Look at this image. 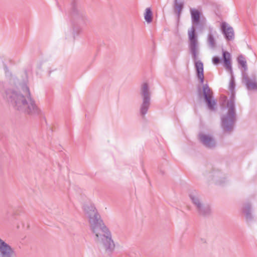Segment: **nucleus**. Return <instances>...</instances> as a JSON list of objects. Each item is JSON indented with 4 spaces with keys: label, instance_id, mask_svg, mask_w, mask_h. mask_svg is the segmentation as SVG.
<instances>
[{
    "label": "nucleus",
    "instance_id": "20",
    "mask_svg": "<svg viewBox=\"0 0 257 257\" xmlns=\"http://www.w3.org/2000/svg\"><path fill=\"white\" fill-rule=\"evenodd\" d=\"M224 100H226L227 99L226 96H224Z\"/></svg>",
    "mask_w": 257,
    "mask_h": 257
},
{
    "label": "nucleus",
    "instance_id": "18",
    "mask_svg": "<svg viewBox=\"0 0 257 257\" xmlns=\"http://www.w3.org/2000/svg\"><path fill=\"white\" fill-rule=\"evenodd\" d=\"M237 62L238 64L240 65L243 69L244 71H246L247 70L246 61L243 55H240L238 56L237 57Z\"/></svg>",
    "mask_w": 257,
    "mask_h": 257
},
{
    "label": "nucleus",
    "instance_id": "6",
    "mask_svg": "<svg viewBox=\"0 0 257 257\" xmlns=\"http://www.w3.org/2000/svg\"><path fill=\"white\" fill-rule=\"evenodd\" d=\"M189 197L199 215L207 216L210 214L211 212L210 206L208 204L203 203L197 193L192 192L189 194Z\"/></svg>",
    "mask_w": 257,
    "mask_h": 257
},
{
    "label": "nucleus",
    "instance_id": "14",
    "mask_svg": "<svg viewBox=\"0 0 257 257\" xmlns=\"http://www.w3.org/2000/svg\"><path fill=\"white\" fill-rule=\"evenodd\" d=\"M184 5V0H174V10L178 18L180 17Z\"/></svg>",
    "mask_w": 257,
    "mask_h": 257
},
{
    "label": "nucleus",
    "instance_id": "9",
    "mask_svg": "<svg viewBox=\"0 0 257 257\" xmlns=\"http://www.w3.org/2000/svg\"><path fill=\"white\" fill-rule=\"evenodd\" d=\"M199 139L202 144L206 148L212 149L215 147L216 143L214 138L210 136L200 134Z\"/></svg>",
    "mask_w": 257,
    "mask_h": 257
},
{
    "label": "nucleus",
    "instance_id": "16",
    "mask_svg": "<svg viewBox=\"0 0 257 257\" xmlns=\"http://www.w3.org/2000/svg\"><path fill=\"white\" fill-rule=\"evenodd\" d=\"M144 18L148 23H151L152 22L153 13L150 8H148L145 10L144 14Z\"/></svg>",
    "mask_w": 257,
    "mask_h": 257
},
{
    "label": "nucleus",
    "instance_id": "17",
    "mask_svg": "<svg viewBox=\"0 0 257 257\" xmlns=\"http://www.w3.org/2000/svg\"><path fill=\"white\" fill-rule=\"evenodd\" d=\"M243 212L245 214V217L247 219L250 220L252 218L251 213V206L249 204H245L243 208Z\"/></svg>",
    "mask_w": 257,
    "mask_h": 257
},
{
    "label": "nucleus",
    "instance_id": "3",
    "mask_svg": "<svg viewBox=\"0 0 257 257\" xmlns=\"http://www.w3.org/2000/svg\"><path fill=\"white\" fill-rule=\"evenodd\" d=\"M235 84L233 80H231L229 84V90L231 95L230 100L227 102L226 109L227 112L221 117V126L225 131L230 132L233 130L235 120Z\"/></svg>",
    "mask_w": 257,
    "mask_h": 257
},
{
    "label": "nucleus",
    "instance_id": "7",
    "mask_svg": "<svg viewBox=\"0 0 257 257\" xmlns=\"http://www.w3.org/2000/svg\"><path fill=\"white\" fill-rule=\"evenodd\" d=\"M15 249L0 238V257H16Z\"/></svg>",
    "mask_w": 257,
    "mask_h": 257
},
{
    "label": "nucleus",
    "instance_id": "19",
    "mask_svg": "<svg viewBox=\"0 0 257 257\" xmlns=\"http://www.w3.org/2000/svg\"><path fill=\"white\" fill-rule=\"evenodd\" d=\"M212 62L214 65H217L220 62V59L218 57H214L212 58Z\"/></svg>",
    "mask_w": 257,
    "mask_h": 257
},
{
    "label": "nucleus",
    "instance_id": "5",
    "mask_svg": "<svg viewBox=\"0 0 257 257\" xmlns=\"http://www.w3.org/2000/svg\"><path fill=\"white\" fill-rule=\"evenodd\" d=\"M140 94L142 98V103L140 107V113L142 115H145L151 105V92L147 83L142 84Z\"/></svg>",
    "mask_w": 257,
    "mask_h": 257
},
{
    "label": "nucleus",
    "instance_id": "4",
    "mask_svg": "<svg viewBox=\"0 0 257 257\" xmlns=\"http://www.w3.org/2000/svg\"><path fill=\"white\" fill-rule=\"evenodd\" d=\"M189 41V49L195 61V66L197 72V76L201 84L204 82L203 64L200 60H198L199 45L197 36L195 34V28L192 26L188 31Z\"/></svg>",
    "mask_w": 257,
    "mask_h": 257
},
{
    "label": "nucleus",
    "instance_id": "12",
    "mask_svg": "<svg viewBox=\"0 0 257 257\" xmlns=\"http://www.w3.org/2000/svg\"><path fill=\"white\" fill-rule=\"evenodd\" d=\"M190 13L192 24L193 25H198L199 24L200 18L202 15L201 11L195 8H190Z\"/></svg>",
    "mask_w": 257,
    "mask_h": 257
},
{
    "label": "nucleus",
    "instance_id": "10",
    "mask_svg": "<svg viewBox=\"0 0 257 257\" xmlns=\"http://www.w3.org/2000/svg\"><path fill=\"white\" fill-rule=\"evenodd\" d=\"M221 29L225 39L227 41H231L234 39V33L233 29L227 23L222 22Z\"/></svg>",
    "mask_w": 257,
    "mask_h": 257
},
{
    "label": "nucleus",
    "instance_id": "11",
    "mask_svg": "<svg viewBox=\"0 0 257 257\" xmlns=\"http://www.w3.org/2000/svg\"><path fill=\"white\" fill-rule=\"evenodd\" d=\"M242 81L248 90H251L257 89V82L255 78L250 79L245 74H243Z\"/></svg>",
    "mask_w": 257,
    "mask_h": 257
},
{
    "label": "nucleus",
    "instance_id": "1",
    "mask_svg": "<svg viewBox=\"0 0 257 257\" xmlns=\"http://www.w3.org/2000/svg\"><path fill=\"white\" fill-rule=\"evenodd\" d=\"M83 210L95 236V239L103 246L106 252L111 253L114 249V243L110 231L100 219L95 207L92 204L86 203L83 206Z\"/></svg>",
    "mask_w": 257,
    "mask_h": 257
},
{
    "label": "nucleus",
    "instance_id": "15",
    "mask_svg": "<svg viewBox=\"0 0 257 257\" xmlns=\"http://www.w3.org/2000/svg\"><path fill=\"white\" fill-rule=\"evenodd\" d=\"M207 43L211 48H214L216 46V42L213 36L212 28H209V32L207 36Z\"/></svg>",
    "mask_w": 257,
    "mask_h": 257
},
{
    "label": "nucleus",
    "instance_id": "13",
    "mask_svg": "<svg viewBox=\"0 0 257 257\" xmlns=\"http://www.w3.org/2000/svg\"><path fill=\"white\" fill-rule=\"evenodd\" d=\"M224 66L226 70H228L231 74L232 73V69L231 63L230 54L226 51H222Z\"/></svg>",
    "mask_w": 257,
    "mask_h": 257
},
{
    "label": "nucleus",
    "instance_id": "2",
    "mask_svg": "<svg viewBox=\"0 0 257 257\" xmlns=\"http://www.w3.org/2000/svg\"><path fill=\"white\" fill-rule=\"evenodd\" d=\"M23 94L9 89L6 91L4 97L17 109L24 111L30 114H38L40 109L32 98L29 88L26 85L22 86Z\"/></svg>",
    "mask_w": 257,
    "mask_h": 257
},
{
    "label": "nucleus",
    "instance_id": "8",
    "mask_svg": "<svg viewBox=\"0 0 257 257\" xmlns=\"http://www.w3.org/2000/svg\"><path fill=\"white\" fill-rule=\"evenodd\" d=\"M203 93L208 107L211 110H214L216 102L212 98V92L207 84L203 86Z\"/></svg>",
    "mask_w": 257,
    "mask_h": 257
}]
</instances>
